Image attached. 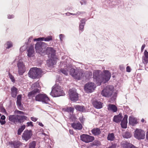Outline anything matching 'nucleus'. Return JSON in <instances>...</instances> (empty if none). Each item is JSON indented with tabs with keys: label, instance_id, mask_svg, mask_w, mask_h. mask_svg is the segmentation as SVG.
Listing matches in <instances>:
<instances>
[{
	"label": "nucleus",
	"instance_id": "nucleus-41",
	"mask_svg": "<svg viewBox=\"0 0 148 148\" xmlns=\"http://www.w3.org/2000/svg\"><path fill=\"white\" fill-rule=\"evenodd\" d=\"M45 40V37H39L37 38H34L33 41H34L40 42Z\"/></svg>",
	"mask_w": 148,
	"mask_h": 148
},
{
	"label": "nucleus",
	"instance_id": "nucleus-56",
	"mask_svg": "<svg viewBox=\"0 0 148 148\" xmlns=\"http://www.w3.org/2000/svg\"><path fill=\"white\" fill-rule=\"evenodd\" d=\"M31 119L34 122H36L37 121L38 119L37 118H36L34 117H31Z\"/></svg>",
	"mask_w": 148,
	"mask_h": 148
},
{
	"label": "nucleus",
	"instance_id": "nucleus-38",
	"mask_svg": "<svg viewBox=\"0 0 148 148\" xmlns=\"http://www.w3.org/2000/svg\"><path fill=\"white\" fill-rule=\"evenodd\" d=\"M16 103L18 107L19 110H24V108L23 107V105L21 103V102Z\"/></svg>",
	"mask_w": 148,
	"mask_h": 148
},
{
	"label": "nucleus",
	"instance_id": "nucleus-63",
	"mask_svg": "<svg viewBox=\"0 0 148 148\" xmlns=\"http://www.w3.org/2000/svg\"><path fill=\"white\" fill-rule=\"evenodd\" d=\"M14 17V16L13 15H8V18L11 19L13 18Z\"/></svg>",
	"mask_w": 148,
	"mask_h": 148
},
{
	"label": "nucleus",
	"instance_id": "nucleus-49",
	"mask_svg": "<svg viewBox=\"0 0 148 148\" xmlns=\"http://www.w3.org/2000/svg\"><path fill=\"white\" fill-rule=\"evenodd\" d=\"M127 118L128 116L127 114H125L124 115V116L122 120L121 121H123V122H125L126 123H127Z\"/></svg>",
	"mask_w": 148,
	"mask_h": 148
},
{
	"label": "nucleus",
	"instance_id": "nucleus-1",
	"mask_svg": "<svg viewBox=\"0 0 148 148\" xmlns=\"http://www.w3.org/2000/svg\"><path fill=\"white\" fill-rule=\"evenodd\" d=\"M9 120L15 124H21L27 120V117L24 115H10L8 116Z\"/></svg>",
	"mask_w": 148,
	"mask_h": 148
},
{
	"label": "nucleus",
	"instance_id": "nucleus-61",
	"mask_svg": "<svg viewBox=\"0 0 148 148\" xmlns=\"http://www.w3.org/2000/svg\"><path fill=\"white\" fill-rule=\"evenodd\" d=\"M145 44L143 45L141 47V52H142L143 51V50L145 47Z\"/></svg>",
	"mask_w": 148,
	"mask_h": 148
},
{
	"label": "nucleus",
	"instance_id": "nucleus-43",
	"mask_svg": "<svg viewBox=\"0 0 148 148\" xmlns=\"http://www.w3.org/2000/svg\"><path fill=\"white\" fill-rule=\"evenodd\" d=\"M121 127L123 128H126L127 127V123L121 121Z\"/></svg>",
	"mask_w": 148,
	"mask_h": 148
},
{
	"label": "nucleus",
	"instance_id": "nucleus-47",
	"mask_svg": "<svg viewBox=\"0 0 148 148\" xmlns=\"http://www.w3.org/2000/svg\"><path fill=\"white\" fill-rule=\"evenodd\" d=\"M0 110L1 112L5 113V114L7 113L6 110L3 106L0 107Z\"/></svg>",
	"mask_w": 148,
	"mask_h": 148
},
{
	"label": "nucleus",
	"instance_id": "nucleus-17",
	"mask_svg": "<svg viewBox=\"0 0 148 148\" xmlns=\"http://www.w3.org/2000/svg\"><path fill=\"white\" fill-rule=\"evenodd\" d=\"M56 57H50V59L47 61V64L48 66L50 68H52L53 65L56 64Z\"/></svg>",
	"mask_w": 148,
	"mask_h": 148
},
{
	"label": "nucleus",
	"instance_id": "nucleus-7",
	"mask_svg": "<svg viewBox=\"0 0 148 148\" xmlns=\"http://www.w3.org/2000/svg\"><path fill=\"white\" fill-rule=\"evenodd\" d=\"M113 89L114 87L112 86H108L102 90L101 94L105 97H110L112 95Z\"/></svg>",
	"mask_w": 148,
	"mask_h": 148
},
{
	"label": "nucleus",
	"instance_id": "nucleus-62",
	"mask_svg": "<svg viewBox=\"0 0 148 148\" xmlns=\"http://www.w3.org/2000/svg\"><path fill=\"white\" fill-rule=\"evenodd\" d=\"M1 118L0 119L1 120H5V117L4 115H2L1 116Z\"/></svg>",
	"mask_w": 148,
	"mask_h": 148
},
{
	"label": "nucleus",
	"instance_id": "nucleus-54",
	"mask_svg": "<svg viewBox=\"0 0 148 148\" xmlns=\"http://www.w3.org/2000/svg\"><path fill=\"white\" fill-rule=\"evenodd\" d=\"M0 123L1 125H3L6 123V121L5 120H1L0 119Z\"/></svg>",
	"mask_w": 148,
	"mask_h": 148
},
{
	"label": "nucleus",
	"instance_id": "nucleus-6",
	"mask_svg": "<svg viewBox=\"0 0 148 148\" xmlns=\"http://www.w3.org/2000/svg\"><path fill=\"white\" fill-rule=\"evenodd\" d=\"M47 44L42 41L37 42L35 44V48L37 53H43L47 47Z\"/></svg>",
	"mask_w": 148,
	"mask_h": 148
},
{
	"label": "nucleus",
	"instance_id": "nucleus-33",
	"mask_svg": "<svg viewBox=\"0 0 148 148\" xmlns=\"http://www.w3.org/2000/svg\"><path fill=\"white\" fill-rule=\"evenodd\" d=\"M78 70L77 69H76L73 68H71L70 71V75L74 77L75 74H76Z\"/></svg>",
	"mask_w": 148,
	"mask_h": 148
},
{
	"label": "nucleus",
	"instance_id": "nucleus-23",
	"mask_svg": "<svg viewBox=\"0 0 148 148\" xmlns=\"http://www.w3.org/2000/svg\"><path fill=\"white\" fill-rule=\"evenodd\" d=\"M102 103L101 102L98 101L97 100L94 101L92 102V104L96 108L99 109L102 107Z\"/></svg>",
	"mask_w": 148,
	"mask_h": 148
},
{
	"label": "nucleus",
	"instance_id": "nucleus-21",
	"mask_svg": "<svg viewBox=\"0 0 148 148\" xmlns=\"http://www.w3.org/2000/svg\"><path fill=\"white\" fill-rule=\"evenodd\" d=\"M9 144L12 148H18L20 147L21 143L19 141H14L9 142Z\"/></svg>",
	"mask_w": 148,
	"mask_h": 148
},
{
	"label": "nucleus",
	"instance_id": "nucleus-19",
	"mask_svg": "<svg viewBox=\"0 0 148 148\" xmlns=\"http://www.w3.org/2000/svg\"><path fill=\"white\" fill-rule=\"evenodd\" d=\"M71 127L75 130H80L82 129V124L79 122L74 121L71 124Z\"/></svg>",
	"mask_w": 148,
	"mask_h": 148
},
{
	"label": "nucleus",
	"instance_id": "nucleus-30",
	"mask_svg": "<svg viewBox=\"0 0 148 148\" xmlns=\"http://www.w3.org/2000/svg\"><path fill=\"white\" fill-rule=\"evenodd\" d=\"M107 138L108 140L111 141H113L115 138L114 134L113 133H109L108 135Z\"/></svg>",
	"mask_w": 148,
	"mask_h": 148
},
{
	"label": "nucleus",
	"instance_id": "nucleus-36",
	"mask_svg": "<svg viewBox=\"0 0 148 148\" xmlns=\"http://www.w3.org/2000/svg\"><path fill=\"white\" fill-rule=\"evenodd\" d=\"M63 109L65 111L69 112H73L74 111V108L71 107L64 108Z\"/></svg>",
	"mask_w": 148,
	"mask_h": 148
},
{
	"label": "nucleus",
	"instance_id": "nucleus-45",
	"mask_svg": "<svg viewBox=\"0 0 148 148\" xmlns=\"http://www.w3.org/2000/svg\"><path fill=\"white\" fill-rule=\"evenodd\" d=\"M85 12H79L78 11L76 13H72L71 14V15H75L77 16H78L79 15H80L81 14H83L84 13H85Z\"/></svg>",
	"mask_w": 148,
	"mask_h": 148
},
{
	"label": "nucleus",
	"instance_id": "nucleus-64",
	"mask_svg": "<svg viewBox=\"0 0 148 148\" xmlns=\"http://www.w3.org/2000/svg\"><path fill=\"white\" fill-rule=\"evenodd\" d=\"M37 123L40 126L43 127L44 126V125L42 124V123L41 122H37Z\"/></svg>",
	"mask_w": 148,
	"mask_h": 148
},
{
	"label": "nucleus",
	"instance_id": "nucleus-12",
	"mask_svg": "<svg viewBox=\"0 0 148 148\" xmlns=\"http://www.w3.org/2000/svg\"><path fill=\"white\" fill-rule=\"evenodd\" d=\"M80 137L82 141L87 143L92 142L95 139L94 136L87 134H82L80 135Z\"/></svg>",
	"mask_w": 148,
	"mask_h": 148
},
{
	"label": "nucleus",
	"instance_id": "nucleus-26",
	"mask_svg": "<svg viewBox=\"0 0 148 148\" xmlns=\"http://www.w3.org/2000/svg\"><path fill=\"white\" fill-rule=\"evenodd\" d=\"M108 107V110H111L114 112H116L117 110V108L114 104H109Z\"/></svg>",
	"mask_w": 148,
	"mask_h": 148
},
{
	"label": "nucleus",
	"instance_id": "nucleus-35",
	"mask_svg": "<svg viewBox=\"0 0 148 148\" xmlns=\"http://www.w3.org/2000/svg\"><path fill=\"white\" fill-rule=\"evenodd\" d=\"M122 120L118 117L116 115L114 116L113 117V121L118 123H120L121 121Z\"/></svg>",
	"mask_w": 148,
	"mask_h": 148
},
{
	"label": "nucleus",
	"instance_id": "nucleus-9",
	"mask_svg": "<svg viewBox=\"0 0 148 148\" xmlns=\"http://www.w3.org/2000/svg\"><path fill=\"white\" fill-rule=\"evenodd\" d=\"M69 95L70 100L72 101H76L78 100V94L75 88L70 89L68 91Z\"/></svg>",
	"mask_w": 148,
	"mask_h": 148
},
{
	"label": "nucleus",
	"instance_id": "nucleus-32",
	"mask_svg": "<svg viewBox=\"0 0 148 148\" xmlns=\"http://www.w3.org/2000/svg\"><path fill=\"white\" fill-rule=\"evenodd\" d=\"M26 126L24 125H21L18 128L17 131V134L18 135H20L21 133L23 131L25 128Z\"/></svg>",
	"mask_w": 148,
	"mask_h": 148
},
{
	"label": "nucleus",
	"instance_id": "nucleus-50",
	"mask_svg": "<svg viewBox=\"0 0 148 148\" xmlns=\"http://www.w3.org/2000/svg\"><path fill=\"white\" fill-rule=\"evenodd\" d=\"M59 36L60 41L62 42L63 41V38L65 37L64 35L62 34H60L59 35Z\"/></svg>",
	"mask_w": 148,
	"mask_h": 148
},
{
	"label": "nucleus",
	"instance_id": "nucleus-24",
	"mask_svg": "<svg viewBox=\"0 0 148 148\" xmlns=\"http://www.w3.org/2000/svg\"><path fill=\"white\" fill-rule=\"evenodd\" d=\"M87 21V19L86 18H82L81 19L79 23V26L80 30L83 31L84 26L86 24V22Z\"/></svg>",
	"mask_w": 148,
	"mask_h": 148
},
{
	"label": "nucleus",
	"instance_id": "nucleus-48",
	"mask_svg": "<svg viewBox=\"0 0 148 148\" xmlns=\"http://www.w3.org/2000/svg\"><path fill=\"white\" fill-rule=\"evenodd\" d=\"M94 142L95 144V146H99L101 145V143L100 141L98 140H94Z\"/></svg>",
	"mask_w": 148,
	"mask_h": 148
},
{
	"label": "nucleus",
	"instance_id": "nucleus-13",
	"mask_svg": "<svg viewBox=\"0 0 148 148\" xmlns=\"http://www.w3.org/2000/svg\"><path fill=\"white\" fill-rule=\"evenodd\" d=\"M56 50L53 48L48 47L46 48L45 51L43 53L44 55L46 54L49 57L54 58L56 57Z\"/></svg>",
	"mask_w": 148,
	"mask_h": 148
},
{
	"label": "nucleus",
	"instance_id": "nucleus-40",
	"mask_svg": "<svg viewBox=\"0 0 148 148\" xmlns=\"http://www.w3.org/2000/svg\"><path fill=\"white\" fill-rule=\"evenodd\" d=\"M60 71L65 75H67L68 74V71L66 69H61Z\"/></svg>",
	"mask_w": 148,
	"mask_h": 148
},
{
	"label": "nucleus",
	"instance_id": "nucleus-16",
	"mask_svg": "<svg viewBox=\"0 0 148 148\" xmlns=\"http://www.w3.org/2000/svg\"><path fill=\"white\" fill-rule=\"evenodd\" d=\"M111 74L108 70H104V75L102 74L103 79V83H105L108 81L110 79Z\"/></svg>",
	"mask_w": 148,
	"mask_h": 148
},
{
	"label": "nucleus",
	"instance_id": "nucleus-57",
	"mask_svg": "<svg viewBox=\"0 0 148 148\" xmlns=\"http://www.w3.org/2000/svg\"><path fill=\"white\" fill-rule=\"evenodd\" d=\"M131 69L130 67L129 66H127L126 67V71L127 72H130L131 71Z\"/></svg>",
	"mask_w": 148,
	"mask_h": 148
},
{
	"label": "nucleus",
	"instance_id": "nucleus-46",
	"mask_svg": "<svg viewBox=\"0 0 148 148\" xmlns=\"http://www.w3.org/2000/svg\"><path fill=\"white\" fill-rule=\"evenodd\" d=\"M8 76L12 82H14L15 80L14 77L10 73H9Z\"/></svg>",
	"mask_w": 148,
	"mask_h": 148
},
{
	"label": "nucleus",
	"instance_id": "nucleus-59",
	"mask_svg": "<svg viewBox=\"0 0 148 148\" xmlns=\"http://www.w3.org/2000/svg\"><path fill=\"white\" fill-rule=\"evenodd\" d=\"M117 116V117L120 119H121L122 120L123 116H122V114L121 113H120L118 115H116Z\"/></svg>",
	"mask_w": 148,
	"mask_h": 148
},
{
	"label": "nucleus",
	"instance_id": "nucleus-4",
	"mask_svg": "<svg viewBox=\"0 0 148 148\" xmlns=\"http://www.w3.org/2000/svg\"><path fill=\"white\" fill-rule=\"evenodd\" d=\"M93 79L98 86H100L103 83L102 73L100 70L95 71L93 73Z\"/></svg>",
	"mask_w": 148,
	"mask_h": 148
},
{
	"label": "nucleus",
	"instance_id": "nucleus-5",
	"mask_svg": "<svg viewBox=\"0 0 148 148\" xmlns=\"http://www.w3.org/2000/svg\"><path fill=\"white\" fill-rule=\"evenodd\" d=\"M50 95L53 97L63 96L65 95L63 90L60 88L59 86H57L52 88Z\"/></svg>",
	"mask_w": 148,
	"mask_h": 148
},
{
	"label": "nucleus",
	"instance_id": "nucleus-42",
	"mask_svg": "<svg viewBox=\"0 0 148 148\" xmlns=\"http://www.w3.org/2000/svg\"><path fill=\"white\" fill-rule=\"evenodd\" d=\"M52 36H49L47 37H45L44 41L46 42H49L51 40H52Z\"/></svg>",
	"mask_w": 148,
	"mask_h": 148
},
{
	"label": "nucleus",
	"instance_id": "nucleus-2",
	"mask_svg": "<svg viewBox=\"0 0 148 148\" xmlns=\"http://www.w3.org/2000/svg\"><path fill=\"white\" fill-rule=\"evenodd\" d=\"M31 88L33 90L29 92L27 95L29 98L35 97L36 95L40 93V87L39 82H37L32 84Z\"/></svg>",
	"mask_w": 148,
	"mask_h": 148
},
{
	"label": "nucleus",
	"instance_id": "nucleus-53",
	"mask_svg": "<svg viewBox=\"0 0 148 148\" xmlns=\"http://www.w3.org/2000/svg\"><path fill=\"white\" fill-rule=\"evenodd\" d=\"M32 36L30 37L28 39V42H25L26 43L27 45H28L29 43H30L32 40Z\"/></svg>",
	"mask_w": 148,
	"mask_h": 148
},
{
	"label": "nucleus",
	"instance_id": "nucleus-15",
	"mask_svg": "<svg viewBox=\"0 0 148 148\" xmlns=\"http://www.w3.org/2000/svg\"><path fill=\"white\" fill-rule=\"evenodd\" d=\"M18 72L20 75H22L25 71V67L23 62L18 61L17 63Z\"/></svg>",
	"mask_w": 148,
	"mask_h": 148
},
{
	"label": "nucleus",
	"instance_id": "nucleus-8",
	"mask_svg": "<svg viewBox=\"0 0 148 148\" xmlns=\"http://www.w3.org/2000/svg\"><path fill=\"white\" fill-rule=\"evenodd\" d=\"M35 100L36 101H41L45 104H48L50 99L45 94H39L35 97Z\"/></svg>",
	"mask_w": 148,
	"mask_h": 148
},
{
	"label": "nucleus",
	"instance_id": "nucleus-14",
	"mask_svg": "<svg viewBox=\"0 0 148 148\" xmlns=\"http://www.w3.org/2000/svg\"><path fill=\"white\" fill-rule=\"evenodd\" d=\"M32 135V130H25L22 136V139L26 141L30 139Z\"/></svg>",
	"mask_w": 148,
	"mask_h": 148
},
{
	"label": "nucleus",
	"instance_id": "nucleus-51",
	"mask_svg": "<svg viewBox=\"0 0 148 148\" xmlns=\"http://www.w3.org/2000/svg\"><path fill=\"white\" fill-rule=\"evenodd\" d=\"M15 112L17 114H25V113L23 112L19 111L18 110H16L15 111Z\"/></svg>",
	"mask_w": 148,
	"mask_h": 148
},
{
	"label": "nucleus",
	"instance_id": "nucleus-10",
	"mask_svg": "<svg viewBox=\"0 0 148 148\" xmlns=\"http://www.w3.org/2000/svg\"><path fill=\"white\" fill-rule=\"evenodd\" d=\"M134 135L138 140L144 139L145 138V132L141 129L136 128L134 131Z\"/></svg>",
	"mask_w": 148,
	"mask_h": 148
},
{
	"label": "nucleus",
	"instance_id": "nucleus-28",
	"mask_svg": "<svg viewBox=\"0 0 148 148\" xmlns=\"http://www.w3.org/2000/svg\"><path fill=\"white\" fill-rule=\"evenodd\" d=\"M92 134L95 136H98L101 133V131L99 128H95L91 130Z\"/></svg>",
	"mask_w": 148,
	"mask_h": 148
},
{
	"label": "nucleus",
	"instance_id": "nucleus-29",
	"mask_svg": "<svg viewBox=\"0 0 148 148\" xmlns=\"http://www.w3.org/2000/svg\"><path fill=\"white\" fill-rule=\"evenodd\" d=\"M123 148H137L132 144L128 142L123 143Z\"/></svg>",
	"mask_w": 148,
	"mask_h": 148
},
{
	"label": "nucleus",
	"instance_id": "nucleus-34",
	"mask_svg": "<svg viewBox=\"0 0 148 148\" xmlns=\"http://www.w3.org/2000/svg\"><path fill=\"white\" fill-rule=\"evenodd\" d=\"M124 138H130L131 136L130 133L129 132H126L123 135Z\"/></svg>",
	"mask_w": 148,
	"mask_h": 148
},
{
	"label": "nucleus",
	"instance_id": "nucleus-60",
	"mask_svg": "<svg viewBox=\"0 0 148 148\" xmlns=\"http://www.w3.org/2000/svg\"><path fill=\"white\" fill-rule=\"evenodd\" d=\"M84 118H83L82 117H80L79 118V120L82 123L84 122Z\"/></svg>",
	"mask_w": 148,
	"mask_h": 148
},
{
	"label": "nucleus",
	"instance_id": "nucleus-44",
	"mask_svg": "<svg viewBox=\"0 0 148 148\" xmlns=\"http://www.w3.org/2000/svg\"><path fill=\"white\" fill-rule=\"evenodd\" d=\"M22 95L21 94L18 95L17 97V101L16 103H19L21 102L22 100Z\"/></svg>",
	"mask_w": 148,
	"mask_h": 148
},
{
	"label": "nucleus",
	"instance_id": "nucleus-25",
	"mask_svg": "<svg viewBox=\"0 0 148 148\" xmlns=\"http://www.w3.org/2000/svg\"><path fill=\"white\" fill-rule=\"evenodd\" d=\"M11 90L12 97L14 98H16L18 94V89L15 86H13L11 88Z\"/></svg>",
	"mask_w": 148,
	"mask_h": 148
},
{
	"label": "nucleus",
	"instance_id": "nucleus-52",
	"mask_svg": "<svg viewBox=\"0 0 148 148\" xmlns=\"http://www.w3.org/2000/svg\"><path fill=\"white\" fill-rule=\"evenodd\" d=\"M27 126L29 127L30 126H31L32 127L33 126V123L32 121L28 122H27Z\"/></svg>",
	"mask_w": 148,
	"mask_h": 148
},
{
	"label": "nucleus",
	"instance_id": "nucleus-37",
	"mask_svg": "<svg viewBox=\"0 0 148 148\" xmlns=\"http://www.w3.org/2000/svg\"><path fill=\"white\" fill-rule=\"evenodd\" d=\"M36 142L33 141L29 144V148H36Z\"/></svg>",
	"mask_w": 148,
	"mask_h": 148
},
{
	"label": "nucleus",
	"instance_id": "nucleus-18",
	"mask_svg": "<svg viewBox=\"0 0 148 148\" xmlns=\"http://www.w3.org/2000/svg\"><path fill=\"white\" fill-rule=\"evenodd\" d=\"M77 73L74 77V78L78 80H79L82 79L84 77L85 73L84 71L78 69Z\"/></svg>",
	"mask_w": 148,
	"mask_h": 148
},
{
	"label": "nucleus",
	"instance_id": "nucleus-58",
	"mask_svg": "<svg viewBox=\"0 0 148 148\" xmlns=\"http://www.w3.org/2000/svg\"><path fill=\"white\" fill-rule=\"evenodd\" d=\"M86 1L84 0H82L81 1H80V3L81 5H82L83 4H86Z\"/></svg>",
	"mask_w": 148,
	"mask_h": 148
},
{
	"label": "nucleus",
	"instance_id": "nucleus-27",
	"mask_svg": "<svg viewBox=\"0 0 148 148\" xmlns=\"http://www.w3.org/2000/svg\"><path fill=\"white\" fill-rule=\"evenodd\" d=\"M144 56L143 57V62L145 64H147L148 62V52L146 50L144 52Z\"/></svg>",
	"mask_w": 148,
	"mask_h": 148
},
{
	"label": "nucleus",
	"instance_id": "nucleus-11",
	"mask_svg": "<svg viewBox=\"0 0 148 148\" xmlns=\"http://www.w3.org/2000/svg\"><path fill=\"white\" fill-rule=\"evenodd\" d=\"M95 88L94 83L89 82L85 84L84 89L87 93H91L94 91Z\"/></svg>",
	"mask_w": 148,
	"mask_h": 148
},
{
	"label": "nucleus",
	"instance_id": "nucleus-31",
	"mask_svg": "<svg viewBox=\"0 0 148 148\" xmlns=\"http://www.w3.org/2000/svg\"><path fill=\"white\" fill-rule=\"evenodd\" d=\"M75 109L80 112H83L85 110L84 107L83 106H80L79 105H76L75 106Z\"/></svg>",
	"mask_w": 148,
	"mask_h": 148
},
{
	"label": "nucleus",
	"instance_id": "nucleus-55",
	"mask_svg": "<svg viewBox=\"0 0 148 148\" xmlns=\"http://www.w3.org/2000/svg\"><path fill=\"white\" fill-rule=\"evenodd\" d=\"M116 145L115 144H112L108 148H115L116 147Z\"/></svg>",
	"mask_w": 148,
	"mask_h": 148
},
{
	"label": "nucleus",
	"instance_id": "nucleus-3",
	"mask_svg": "<svg viewBox=\"0 0 148 148\" xmlns=\"http://www.w3.org/2000/svg\"><path fill=\"white\" fill-rule=\"evenodd\" d=\"M42 73L40 69L33 67L30 69L28 73V75L30 77L35 79L40 77Z\"/></svg>",
	"mask_w": 148,
	"mask_h": 148
},
{
	"label": "nucleus",
	"instance_id": "nucleus-39",
	"mask_svg": "<svg viewBox=\"0 0 148 148\" xmlns=\"http://www.w3.org/2000/svg\"><path fill=\"white\" fill-rule=\"evenodd\" d=\"M6 45L7 46L6 47V49H9L12 47L13 46L12 43L11 41H8L6 43Z\"/></svg>",
	"mask_w": 148,
	"mask_h": 148
},
{
	"label": "nucleus",
	"instance_id": "nucleus-22",
	"mask_svg": "<svg viewBox=\"0 0 148 148\" xmlns=\"http://www.w3.org/2000/svg\"><path fill=\"white\" fill-rule=\"evenodd\" d=\"M27 56L29 57H31L32 56V55L34 52V49L33 45L31 44L27 50Z\"/></svg>",
	"mask_w": 148,
	"mask_h": 148
},
{
	"label": "nucleus",
	"instance_id": "nucleus-20",
	"mask_svg": "<svg viewBox=\"0 0 148 148\" xmlns=\"http://www.w3.org/2000/svg\"><path fill=\"white\" fill-rule=\"evenodd\" d=\"M138 123L137 119L135 117L132 116H130L129 118V124L131 125L132 126H134L135 125Z\"/></svg>",
	"mask_w": 148,
	"mask_h": 148
}]
</instances>
